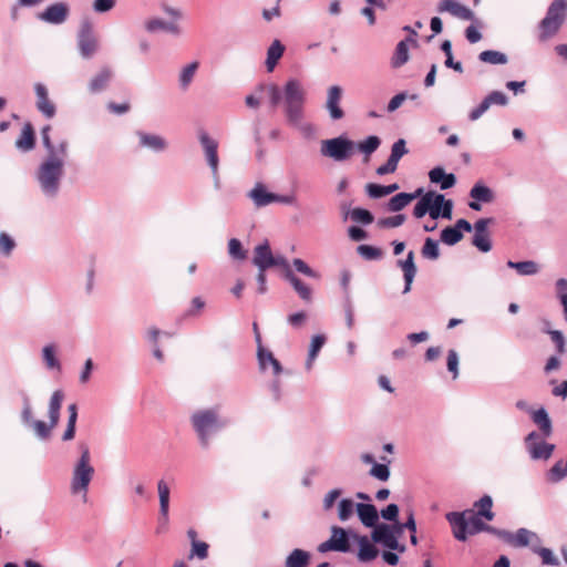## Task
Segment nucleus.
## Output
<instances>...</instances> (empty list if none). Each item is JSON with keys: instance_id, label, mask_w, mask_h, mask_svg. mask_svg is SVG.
I'll use <instances>...</instances> for the list:
<instances>
[{"instance_id": "nucleus-1", "label": "nucleus", "mask_w": 567, "mask_h": 567, "mask_svg": "<svg viewBox=\"0 0 567 567\" xmlns=\"http://www.w3.org/2000/svg\"><path fill=\"white\" fill-rule=\"evenodd\" d=\"M492 508L493 499L485 495L474 503L471 509L447 513L446 519L452 527L453 536L460 542H465L467 536L485 530L486 523L494 518Z\"/></svg>"}, {"instance_id": "nucleus-2", "label": "nucleus", "mask_w": 567, "mask_h": 567, "mask_svg": "<svg viewBox=\"0 0 567 567\" xmlns=\"http://www.w3.org/2000/svg\"><path fill=\"white\" fill-rule=\"evenodd\" d=\"M306 91L298 80H289L284 87V112L287 123L302 128L305 117Z\"/></svg>"}, {"instance_id": "nucleus-3", "label": "nucleus", "mask_w": 567, "mask_h": 567, "mask_svg": "<svg viewBox=\"0 0 567 567\" xmlns=\"http://www.w3.org/2000/svg\"><path fill=\"white\" fill-rule=\"evenodd\" d=\"M190 421L204 446L208 445L210 435L225 425V422L214 409L195 412Z\"/></svg>"}, {"instance_id": "nucleus-4", "label": "nucleus", "mask_w": 567, "mask_h": 567, "mask_svg": "<svg viewBox=\"0 0 567 567\" xmlns=\"http://www.w3.org/2000/svg\"><path fill=\"white\" fill-rule=\"evenodd\" d=\"M63 174V161L55 154L49 157L41 164L38 172V179L42 189L50 195H54L59 188V182Z\"/></svg>"}, {"instance_id": "nucleus-5", "label": "nucleus", "mask_w": 567, "mask_h": 567, "mask_svg": "<svg viewBox=\"0 0 567 567\" xmlns=\"http://www.w3.org/2000/svg\"><path fill=\"white\" fill-rule=\"evenodd\" d=\"M566 0H554L539 23V39L545 41L555 35L566 19Z\"/></svg>"}, {"instance_id": "nucleus-6", "label": "nucleus", "mask_w": 567, "mask_h": 567, "mask_svg": "<svg viewBox=\"0 0 567 567\" xmlns=\"http://www.w3.org/2000/svg\"><path fill=\"white\" fill-rule=\"evenodd\" d=\"M81 457L74 468L71 491L73 494L83 492L84 499H86L87 486L92 480L94 468L90 465V451L86 445H81Z\"/></svg>"}, {"instance_id": "nucleus-7", "label": "nucleus", "mask_w": 567, "mask_h": 567, "mask_svg": "<svg viewBox=\"0 0 567 567\" xmlns=\"http://www.w3.org/2000/svg\"><path fill=\"white\" fill-rule=\"evenodd\" d=\"M64 400V393L61 390L53 392L49 403V419L50 423L47 424L43 421L34 420L31 423V427L34 433L41 440H47L51 435V431L58 425L60 420V410Z\"/></svg>"}, {"instance_id": "nucleus-8", "label": "nucleus", "mask_w": 567, "mask_h": 567, "mask_svg": "<svg viewBox=\"0 0 567 567\" xmlns=\"http://www.w3.org/2000/svg\"><path fill=\"white\" fill-rule=\"evenodd\" d=\"M354 147V142L340 136L322 141L320 151L323 156L343 162L352 156Z\"/></svg>"}, {"instance_id": "nucleus-9", "label": "nucleus", "mask_w": 567, "mask_h": 567, "mask_svg": "<svg viewBox=\"0 0 567 567\" xmlns=\"http://www.w3.org/2000/svg\"><path fill=\"white\" fill-rule=\"evenodd\" d=\"M544 439L536 432L529 433L525 439L526 449L533 460H548L551 456L555 445L546 443Z\"/></svg>"}, {"instance_id": "nucleus-10", "label": "nucleus", "mask_w": 567, "mask_h": 567, "mask_svg": "<svg viewBox=\"0 0 567 567\" xmlns=\"http://www.w3.org/2000/svg\"><path fill=\"white\" fill-rule=\"evenodd\" d=\"M371 539L374 543L382 544L384 547L391 550H398L399 553L405 551V546L399 543L398 536L394 535V530L391 525H377L371 533Z\"/></svg>"}, {"instance_id": "nucleus-11", "label": "nucleus", "mask_w": 567, "mask_h": 567, "mask_svg": "<svg viewBox=\"0 0 567 567\" xmlns=\"http://www.w3.org/2000/svg\"><path fill=\"white\" fill-rule=\"evenodd\" d=\"M199 142L203 146L206 161L212 169L213 177L218 183V142L212 138L205 131L199 132Z\"/></svg>"}, {"instance_id": "nucleus-12", "label": "nucleus", "mask_w": 567, "mask_h": 567, "mask_svg": "<svg viewBox=\"0 0 567 567\" xmlns=\"http://www.w3.org/2000/svg\"><path fill=\"white\" fill-rule=\"evenodd\" d=\"M498 538L513 547H525L539 542L538 536L526 528H519L516 533L498 530Z\"/></svg>"}, {"instance_id": "nucleus-13", "label": "nucleus", "mask_w": 567, "mask_h": 567, "mask_svg": "<svg viewBox=\"0 0 567 567\" xmlns=\"http://www.w3.org/2000/svg\"><path fill=\"white\" fill-rule=\"evenodd\" d=\"M250 197L258 207L266 206L275 202L285 204L292 203V197L269 193L262 184H257L251 189Z\"/></svg>"}, {"instance_id": "nucleus-14", "label": "nucleus", "mask_w": 567, "mask_h": 567, "mask_svg": "<svg viewBox=\"0 0 567 567\" xmlns=\"http://www.w3.org/2000/svg\"><path fill=\"white\" fill-rule=\"evenodd\" d=\"M79 48L84 58H90L97 49L96 38L93 35L90 23H84L79 34Z\"/></svg>"}, {"instance_id": "nucleus-15", "label": "nucleus", "mask_w": 567, "mask_h": 567, "mask_svg": "<svg viewBox=\"0 0 567 567\" xmlns=\"http://www.w3.org/2000/svg\"><path fill=\"white\" fill-rule=\"evenodd\" d=\"M341 99H342V89L338 85H332L328 90L326 107L330 114V117L334 121L341 120L344 116V112L339 105Z\"/></svg>"}, {"instance_id": "nucleus-16", "label": "nucleus", "mask_w": 567, "mask_h": 567, "mask_svg": "<svg viewBox=\"0 0 567 567\" xmlns=\"http://www.w3.org/2000/svg\"><path fill=\"white\" fill-rule=\"evenodd\" d=\"M437 11L440 13L449 12L453 17H456L465 21H470L474 18L473 12L467 7L461 4L455 0H442L439 3Z\"/></svg>"}, {"instance_id": "nucleus-17", "label": "nucleus", "mask_w": 567, "mask_h": 567, "mask_svg": "<svg viewBox=\"0 0 567 567\" xmlns=\"http://www.w3.org/2000/svg\"><path fill=\"white\" fill-rule=\"evenodd\" d=\"M68 14L69 7L63 2H58L49 6L40 14V19L52 24H61L66 20Z\"/></svg>"}, {"instance_id": "nucleus-18", "label": "nucleus", "mask_w": 567, "mask_h": 567, "mask_svg": "<svg viewBox=\"0 0 567 567\" xmlns=\"http://www.w3.org/2000/svg\"><path fill=\"white\" fill-rule=\"evenodd\" d=\"M272 261L274 255L267 240L255 247L252 264L258 270H267L271 267Z\"/></svg>"}, {"instance_id": "nucleus-19", "label": "nucleus", "mask_w": 567, "mask_h": 567, "mask_svg": "<svg viewBox=\"0 0 567 567\" xmlns=\"http://www.w3.org/2000/svg\"><path fill=\"white\" fill-rule=\"evenodd\" d=\"M113 78L110 66H103L89 82V91L93 94L100 93L109 86Z\"/></svg>"}, {"instance_id": "nucleus-20", "label": "nucleus", "mask_w": 567, "mask_h": 567, "mask_svg": "<svg viewBox=\"0 0 567 567\" xmlns=\"http://www.w3.org/2000/svg\"><path fill=\"white\" fill-rule=\"evenodd\" d=\"M34 90L37 94V106L39 111L47 117H53L55 114V106L49 99L47 87L41 83H37Z\"/></svg>"}, {"instance_id": "nucleus-21", "label": "nucleus", "mask_w": 567, "mask_h": 567, "mask_svg": "<svg viewBox=\"0 0 567 567\" xmlns=\"http://www.w3.org/2000/svg\"><path fill=\"white\" fill-rule=\"evenodd\" d=\"M398 264L403 271L405 282L403 293H408L411 290L412 282L416 274V266L414 264V252L409 251L406 258L404 260H399Z\"/></svg>"}, {"instance_id": "nucleus-22", "label": "nucleus", "mask_w": 567, "mask_h": 567, "mask_svg": "<svg viewBox=\"0 0 567 567\" xmlns=\"http://www.w3.org/2000/svg\"><path fill=\"white\" fill-rule=\"evenodd\" d=\"M35 145V132L30 122L24 123L20 136L16 141L17 148L28 152Z\"/></svg>"}, {"instance_id": "nucleus-23", "label": "nucleus", "mask_w": 567, "mask_h": 567, "mask_svg": "<svg viewBox=\"0 0 567 567\" xmlns=\"http://www.w3.org/2000/svg\"><path fill=\"white\" fill-rule=\"evenodd\" d=\"M359 544L358 559L362 563H368L375 559L379 555V549L370 542L367 536L355 537Z\"/></svg>"}, {"instance_id": "nucleus-24", "label": "nucleus", "mask_w": 567, "mask_h": 567, "mask_svg": "<svg viewBox=\"0 0 567 567\" xmlns=\"http://www.w3.org/2000/svg\"><path fill=\"white\" fill-rule=\"evenodd\" d=\"M357 513L360 520L367 527H375L378 522V511L374 505L371 504H357Z\"/></svg>"}, {"instance_id": "nucleus-25", "label": "nucleus", "mask_w": 567, "mask_h": 567, "mask_svg": "<svg viewBox=\"0 0 567 567\" xmlns=\"http://www.w3.org/2000/svg\"><path fill=\"white\" fill-rule=\"evenodd\" d=\"M429 177L432 183L441 184L442 189L451 188L456 183L454 174H446L442 167L431 169Z\"/></svg>"}, {"instance_id": "nucleus-26", "label": "nucleus", "mask_w": 567, "mask_h": 567, "mask_svg": "<svg viewBox=\"0 0 567 567\" xmlns=\"http://www.w3.org/2000/svg\"><path fill=\"white\" fill-rule=\"evenodd\" d=\"M532 419L534 423L539 427L542 435L544 437L550 436L553 432L551 421L545 409H539L535 411L532 415Z\"/></svg>"}, {"instance_id": "nucleus-27", "label": "nucleus", "mask_w": 567, "mask_h": 567, "mask_svg": "<svg viewBox=\"0 0 567 567\" xmlns=\"http://www.w3.org/2000/svg\"><path fill=\"white\" fill-rule=\"evenodd\" d=\"M331 532H332L331 540L334 545V550L342 551V553L349 551L350 545H349V539H348V535H347L346 530L341 527L333 526Z\"/></svg>"}, {"instance_id": "nucleus-28", "label": "nucleus", "mask_w": 567, "mask_h": 567, "mask_svg": "<svg viewBox=\"0 0 567 567\" xmlns=\"http://www.w3.org/2000/svg\"><path fill=\"white\" fill-rule=\"evenodd\" d=\"M310 554L303 549H293L286 558L285 567H307Z\"/></svg>"}, {"instance_id": "nucleus-29", "label": "nucleus", "mask_w": 567, "mask_h": 567, "mask_svg": "<svg viewBox=\"0 0 567 567\" xmlns=\"http://www.w3.org/2000/svg\"><path fill=\"white\" fill-rule=\"evenodd\" d=\"M157 491L159 496V513L162 518L166 522L169 507V487L163 480L157 483Z\"/></svg>"}, {"instance_id": "nucleus-30", "label": "nucleus", "mask_w": 567, "mask_h": 567, "mask_svg": "<svg viewBox=\"0 0 567 567\" xmlns=\"http://www.w3.org/2000/svg\"><path fill=\"white\" fill-rule=\"evenodd\" d=\"M284 51H285V48L280 43L279 40H275L271 43V45L269 47V49L267 51V60H266L267 70L269 72H271L275 69L279 59L282 56Z\"/></svg>"}, {"instance_id": "nucleus-31", "label": "nucleus", "mask_w": 567, "mask_h": 567, "mask_svg": "<svg viewBox=\"0 0 567 567\" xmlns=\"http://www.w3.org/2000/svg\"><path fill=\"white\" fill-rule=\"evenodd\" d=\"M138 137L141 145L144 147H148L154 151H163L166 147V141L159 135L140 132Z\"/></svg>"}, {"instance_id": "nucleus-32", "label": "nucleus", "mask_w": 567, "mask_h": 567, "mask_svg": "<svg viewBox=\"0 0 567 567\" xmlns=\"http://www.w3.org/2000/svg\"><path fill=\"white\" fill-rule=\"evenodd\" d=\"M422 189H419L414 194H408V193H400L395 196H393L389 200V209L391 212H399L403 209L411 200H413L415 197H417L421 194Z\"/></svg>"}, {"instance_id": "nucleus-33", "label": "nucleus", "mask_w": 567, "mask_h": 567, "mask_svg": "<svg viewBox=\"0 0 567 567\" xmlns=\"http://www.w3.org/2000/svg\"><path fill=\"white\" fill-rule=\"evenodd\" d=\"M367 193L372 198H381L390 195L399 189L398 184H391L388 186L370 183L365 186Z\"/></svg>"}, {"instance_id": "nucleus-34", "label": "nucleus", "mask_w": 567, "mask_h": 567, "mask_svg": "<svg viewBox=\"0 0 567 567\" xmlns=\"http://www.w3.org/2000/svg\"><path fill=\"white\" fill-rule=\"evenodd\" d=\"M146 30L150 32H155L158 30H164L174 34L179 33V27L174 22H165L162 19H151L145 24Z\"/></svg>"}, {"instance_id": "nucleus-35", "label": "nucleus", "mask_w": 567, "mask_h": 567, "mask_svg": "<svg viewBox=\"0 0 567 567\" xmlns=\"http://www.w3.org/2000/svg\"><path fill=\"white\" fill-rule=\"evenodd\" d=\"M494 104H496V91L489 92L488 95L481 102V104L472 110L468 115L470 120H478Z\"/></svg>"}, {"instance_id": "nucleus-36", "label": "nucleus", "mask_w": 567, "mask_h": 567, "mask_svg": "<svg viewBox=\"0 0 567 567\" xmlns=\"http://www.w3.org/2000/svg\"><path fill=\"white\" fill-rule=\"evenodd\" d=\"M258 359H259L260 367L262 369H265L267 367V364H270L272 367L274 373L276 375L281 373L282 368H281L280 362L274 357V354L271 352L265 351V349L262 347H259V349H258Z\"/></svg>"}, {"instance_id": "nucleus-37", "label": "nucleus", "mask_w": 567, "mask_h": 567, "mask_svg": "<svg viewBox=\"0 0 567 567\" xmlns=\"http://www.w3.org/2000/svg\"><path fill=\"white\" fill-rule=\"evenodd\" d=\"M286 278L303 300L309 301L311 299V289L301 279L296 277L291 270H288Z\"/></svg>"}, {"instance_id": "nucleus-38", "label": "nucleus", "mask_w": 567, "mask_h": 567, "mask_svg": "<svg viewBox=\"0 0 567 567\" xmlns=\"http://www.w3.org/2000/svg\"><path fill=\"white\" fill-rule=\"evenodd\" d=\"M409 60V49L406 40L400 41L395 48L394 54L391 59V65L393 68H400L405 64Z\"/></svg>"}, {"instance_id": "nucleus-39", "label": "nucleus", "mask_w": 567, "mask_h": 567, "mask_svg": "<svg viewBox=\"0 0 567 567\" xmlns=\"http://www.w3.org/2000/svg\"><path fill=\"white\" fill-rule=\"evenodd\" d=\"M326 343V337L323 334L313 336L310 343V349L307 359V369H311L313 361L316 360L321 348Z\"/></svg>"}, {"instance_id": "nucleus-40", "label": "nucleus", "mask_w": 567, "mask_h": 567, "mask_svg": "<svg viewBox=\"0 0 567 567\" xmlns=\"http://www.w3.org/2000/svg\"><path fill=\"white\" fill-rule=\"evenodd\" d=\"M69 411V420H68V426L64 431V434L62 436L63 441H70L75 435V424L78 420V406L75 403H72L68 406Z\"/></svg>"}, {"instance_id": "nucleus-41", "label": "nucleus", "mask_w": 567, "mask_h": 567, "mask_svg": "<svg viewBox=\"0 0 567 567\" xmlns=\"http://www.w3.org/2000/svg\"><path fill=\"white\" fill-rule=\"evenodd\" d=\"M470 196L473 199L480 200L482 203H491L493 202L494 198L493 192L488 187L480 183L473 186V188L470 192Z\"/></svg>"}, {"instance_id": "nucleus-42", "label": "nucleus", "mask_w": 567, "mask_h": 567, "mask_svg": "<svg viewBox=\"0 0 567 567\" xmlns=\"http://www.w3.org/2000/svg\"><path fill=\"white\" fill-rule=\"evenodd\" d=\"M507 265L516 269L517 272L523 276L535 275L538 271V265L532 260L519 262L508 261Z\"/></svg>"}, {"instance_id": "nucleus-43", "label": "nucleus", "mask_w": 567, "mask_h": 567, "mask_svg": "<svg viewBox=\"0 0 567 567\" xmlns=\"http://www.w3.org/2000/svg\"><path fill=\"white\" fill-rule=\"evenodd\" d=\"M426 194H432L430 197L431 208L429 214L432 219H437L441 216V208L444 203V196L442 194H436L434 192H427Z\"/></svg>"}, {"instance_id": "nucleus-44", "label": "nucleus", "mask_w": 567, "mask_h": 567, "mask_svg": "<svg viewBox=\"0 0 567 567\" xmlns=\"http://www.w3.org/2000/svg\"><path fill=\"white\" fill-rule=\"evenodd\" d=\"M380 143L381 141L378 136H369L367 140L358 144V150L365 154L367 157H369L373 152L378 150Z\"/></svg>"}, {"instance_id": "nucleus-45", "label": "nucleus", "mask_w": 567, "mask_h": 567, "mask_svg": "<svg viewBox=\"0 0 567 567\" xmlns=\"http://www.w3.org/2000/svg\"><path fill=\"white\" fill-rule=\"evenodd\" d=\"M463 238V234L454 226L446 227L441 233V240L446 245H455Z\"/></svg>"}, {"instance_id": "nucleus-46", "label": "nucleus", "mask_w": 567, "mask_h": 567, "mask_svg": "<svg viewBox=\"0 0 567 567\" xmlns=\"http://www.w3.org/2000/svg\"><path fill=\"white\" fill-rule=\"evenodd\" d=\"M422 256L427 259H437L440 256L439 245L432 238H426L422 247Z\"/></svg>"}, {"instance_id": "nucleus-47", "label": "nucleus", "mask_w": 567, "mask_h": 567, "mask_svg": "<svg viewBox=\"0 0 567 567\" xmlns=\"http://www.w3.org/2000/svg\"><path fill=\"white\" fill-rule=\"evenodd\" d=\"M197 68H198V62H193L182 70L181 76H179V82H181V85L183 89H186L189 85V83L192 82V80L195 75Z\"/></svg>"}, {"instance_id": "nucleus-48", "label": "nucleus", "mask_w": 567, "mask_h": 567, "mask_svg": "<svg viewBox=\"0 0 567 567\" xmlns=\"http://www.w3.org/2000/svg\"><path fill=\"white\" fill-rule=\"evenodd\" d=\"M405 154H408L406 143L403 138H399L391 147L390 158L399 164Z\"/></svg>"}, {"instance_id": "nucleus-49", "label": "nucleus", "mask_w": 567, "mask_h": 567, "mask_svg": "<svg viewBox=\"0 0 567 567\" xmlns=\"http://www.w3.org/2000/svg\"><path fill=\"white\" fill-rule=\"evenodd\" d=\"M354 509V503L352 499L344 498L339 503L338 516L340 520H347L351 517Z\"/></svg>"}, {"instance_id": "nucleus-50", "label": "nucleus", "mask_w": 567, "mask_h": 567, "mask_svg": "<svg viewBox=\"0 0 567 567\" xmlns=\"http://www.w3.org/2000/svg\"><path fill=\"white\" fill-rule=\"evenodd\" d=\"M43 360L49 369H60V362L55 358V349L49 344L43 348Z\"/></svg>"}, {"instance_id": "nucleus-51", "label": "nucleus", "mask_w": 567, "mask_h": 567, "mask_svg": "<svg viewBox=\"0 0 567 567\" xmlns=\"http://www.w3.org/2000/svg\"><path fill=\"white\" fill-rule=\"evenodd\" d=\"M260 90L267 93L272 106H277L284 100V95L276 84L265 85Z\"/></svg>"}, {"instance_id": "nucleus-52", "label": "nucleus", "mask_w": 567, "mask_h": 567, "mask_svg": "<svg viewBox=\"0 0 567 567\" xmlns=\"http://www.w3.org/2000/svg\"><path fill=\"white\" fill-rule=\"evenodd\" d=\"M358 252L368 260L379 259L382 257L381 249L369 245H360L358 247Z\"/></svg>"}, {"instance_id": "nucleus-53", "label": "nucleus", "mask_w": 567, "mask_h": 567, "mask_svg": "<svg viewBox=\"0 0 567 567\" xmlns=\"http://www.w3.org/2000/svg\"><path fill=\"white\" fill-rule=\"evenodd\" d=\"M432 196V194H425L420 200L419 203L415 205L414 209H413V215L416 217V218H421L423 217L426 213H429L430 208H431V205H430V197Z\"/></svg>"}, {"instance_id": "nucleus-54", "label": "nucleus", "mask_w": 567, "mask_h": 567, "mask_svg": "<svg viewBox=\"0 0 567 567\" xmlns=\"http://www.w3.org/2000/svg\"><path fill=\"white\" fill-rule=\"evenodd\" d=\"M351 218L354 221L362 224H371L373 221V215L363 208H354L351 212Z\"/></svg>"}, {"instance_id": "nucleus-55", "label": "nucleus", "mask_w": 567, "mask_h": 567, "mask_svg": "<svg viewBox=\"0 0 567 567\" xmlns=\"http://www.w3.org/2000/svg\"><path fill=\"white\" fill-rule=\"evenodd\" d=\"M228 250H229L230 256H233L236 259H245L246 258V252L243 249V245L236 238H233L229 240Z\"/></svg>"}, {"instance_id": "nucleus-56", "label": "nucleus", "mask_w": 567, "mask_h": 567, "mask_svg": "<svg viewBox=\"0 0 567 567\" xmlns=\"http://www.w3.org/2000/svg\"><path fill=\"white\" fill-rule=\"evenodd\" d=\"M473 245L482 251H488L492 248L487 234L475 233L473 237Z\"/></svg>"}, {"instance_id": "nucleus-57", "label": "nucleus", "mask_w": 567, "mask_h": 567, "mask_svg": "<svg viewBox=\"0 0 567 567\" xmlns=\"http://www.w3.org/2000/svg\"><path fill=\"white\" fill-rule=\"evenodd\" d=\"M208 544L205 542H194L192 545V554L189 558L193 556L198 557L199 559H205L208 556Z\"/></svg>"}, {"instance_id": "nucleus-58", "label": "nucleus", "mask_w": 567, "mask_h": 567, "mask_svg": "<svg viewBox=\"0 0 567 567\" xmlns=\"http://www.w3.org/2000/svg\"><path fill=\"white\" fill-rule=\"evenodd\" d=\"M447 370L453 374V379L458 375V355L455 350H450L447 353Z\"/></svg>"}, {"instance_id": "nucleus-59", "label": "nucleus", "mask_w": 567, "mask_h": 567, "mask_svg": "<svg viewBox=\"0 0 567 567\" xmlns=\"http://www.w3.org/2000/svg\"><path fill=\"white\" fill-rule=\"evenodd\" d=\"M370 474L380 480V481H388L389 480V476H390V471H389V467L384 464H377L374 463L371 471H370Z\"/></svg>"}, {"instance_id": "nucleus-60", "label": "nucleus", "mask_w": 567, "mask_h": 567, "mask_svg": "<svg viewBox=\"0 0 567 567\" xmlns=\"http://www.w3.org/2000/svg\"><path fill=\"white\" fill-rule=\"evenodd\" d=\"M542 558L544 565H558V559L554 556L553 551L548 548L534 549Z\"/></svg>"}, {"instance_id": "nucleus-61", "label": "nucleus", "mask_w": 567, "mask_h": 567, "mask_svg": "<svg viewBox=\"0 0 567 567\" xmlns=\"http://www.w3.org/2000/svg\"><path fill=\"white\" fill-rule=\"evenodd\" d=\"M404 221H405V216L400 214V215H395V216H391V217L381 219L379 221V225L382 227L394 228V227L401 226Z\"/></svg>"}, {"instance_id": "nucleus-62", "label": "nucleus", "mask_w": 567, "mask_h": 567, "mask_svg": "<svg viewBox=\"0 0 567 567\" xmlns=\"http://www.w3.org/2000/svg\"><path fill=\"white\" fill-rule=\"evenodd\" d=\"M14 246L16 244L9 235L6 233L0 234V251H2L4 255H10Z\"/></svg>"}, {"instance_id": "nucleus-63", "label": "nucleus", "mask_w": 567, "mask_h": 567, "mask_svg": "<svg viewBox=\"0 0 567 567\" xmlns=\"http://www.w3.org/2000/svg\"><path fill=\"white\" fill-rule=\"evenodd\" d=\"M551 341L556 344L557 352L563 354L565 352V338L558 330H550L549 332Z\"/></svg>"}, {"instance_id": "nucleus-64", "label": "nucleus", "mask_w": 567, "mask_h": 567, "mask_svg": "<svg viewBox=\"0 0 567 567\" xmlns=\"http://www.w3.org/2000/svg\"><path fill=\"white\" fill-rule=\"evenodd\" d=\"M381 516L391 522H396L399 516V506L396 504H389L381 511Z\"/></svg>"}]
</instances>
